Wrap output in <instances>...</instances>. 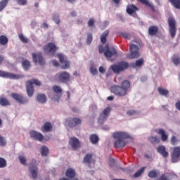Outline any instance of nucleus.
Segmentation results:
<instances>
[{
    "label": "nucleus",
    "mask_w": 180,
    "mask_h": 180,
    "mask_svg": "<svg viewBox=\"0 0 180 180\" xmlns=\"http://www.w3.org/2000/svg\"><path fill=\"white\" fill-rule=\"evenodd\" d=\"M52 89L56 94H54L51 99L54 101V102H60V99L63 96V89L60 87V86L54 85L52 86Z\"/></svg>",
    "instance_id": "6e6552de"
},
{
    "label": "nucleus",
    "mask_w": 180,
    "mask_h": 180,
    "mask_svg": "<svg viewBox=\"0 0 180 180\" xmlns=\"http://www.w3.org/2000/svg\"><path fill=\"white\" fill-rule=\"evenodd\" d=\"M139 1L141 4H143V5H146V6H148L149 8H154V6H152V4H150V2H148V0H139Z\"/></svg>",
    "instance_id": "49530a36"
},
{
    "label": "nucleus",
    "mask_w": 180,
    "mask_h": 180,
    "mask_svg": "<svg viewBox=\"0 0 180 180\" xmlns=\"http://www.w3.org/2000/svg\"><path fill=\"white\" fill-rule=\"evenodd\" d=\"M57 57L59 58V61L60 64H62L61 68L62 70H67L70 68V62L64 58V55L62 53H58Z\"/></svg>",
    "instance_id": "4468645a"
},
{
    "label": "nucleus",
    "mask_w": 180,
    "mask_h": 180,
    "mask_svg": "<svg viewBox=\"0 0 180 180\" xmlns=\"http://www.w3.org/2000/svg\"><path fill=\"white\" fill-rule=\"evenodd\" d=\"M158 153L160 154V155L163 156L164 158H167L168 155H169V153H168V151H167L165 146H160L158 147Z\"/></svg>",
    "instance_id": "b1692460"
},
{
    "label": "nucleus",
    "mask_w": 180,
    "mask_h": 180,
    "mask_svg": "<svg viewBox=\"0 0 180 180\" xmlns=\"http://www.w3.org/2000/svg\"><path fill=\"white\" fill-rule=\"evenodd\" d=\"M98 51L100 54L104 53V56L107 58H110V57H113V56H116L117 54L116 49L114 47H109V45L108 44L105 45L104 48L102 45L98 46Z\"/></svg>",
    "instance_id": "20e7f679"
},
{
    "label": "nucleus",
    "mask_w": 180,
    "mask_h": 180,
    "mask_svg": "<svg viewBox=\"0 0 180 180\" xmlns=\"http://www.w3.org/2000/svg\"><path fill=\"white\" fill-rule=\"evenodd\" d=\"M8 2H9V0H1V1H0V12H2V11L6 8Z\"/></svg>",
    "instance_id": "4c0bfd02"
},
{
    "label": "nucleus",
    "mask_w": 180,
    "mask_h": 180,
    "mask_svg": "<svg viewBox=\"0 0 180 180\" xmlns=\"http://www.w3.org/2000/svg\"><path fill=\"white\" fill-rule=\"evenodd\" d=\"M175 107L178 109V110H180V101L176 103Z\"/></svg>",
    "instance_id": "0e129e2a"
},
{
    "label": "nucleus",
    "mask_w": 180,
    "mask_h": 180,
    "mask_svg": "<svg viewBox=\"0 0 180 180\" xmlns=\"http://www.w3.org/2000/svg\"><path fill=\"white\" fill-rule=\"evenodd\" d=\"M44 50L45 53H51V54H54L56 51H57V46L56 44L49 42L46 46H44Z\"/></svg>",
    "instance_id": "aec40b11"
},
{
    "label": "nucleus",
    "mask_w": 180,
    "mask_h": 180,
    "mask_svg": "<svg viewBox=\"0 0 180 180\" xmlns=\"http://www.w3.org/2000/svg\"><path fill=\"white\" fill-rule=\"evenodd\" d=\"M0 105L1 106H9L11 103H9V100L5 97L0 98Z\"/></svg>",
    "instance_id": "7c9ffc66"
},
{
    "label": "nucleus",
    "mask_w": 180,
    "mask_h": 180,
    "mask_svg": "<svg viewBox=\"0 0 180 180\" xmlns=\"http://www.w3.org/2000/svg\"><path fill=\"white\" fill-rule=\"evenodd\" d=\"M180 160V146H176L173 148L171 154L172 162H178Z\"/></svg>",
    "instance_id": "9b49d317"
},
{
    "label": "nucleus",
    "mask_w": 180,
    "mask_h": 180,
    "mask_svg": "<svg viewBox=\"0 0 180 180\" xmlns=\"http://www.w3.org/2000/svg\"><path fill=\"white\" fill-rule=\"evenodd\" d=\"M112 137L117 139L114 143L115 148H123L126 147L124 139H130V135L127 132L117 131L112 134Z\"/></svg>",
    "instance_id": "7ed1b4c3"
},
{
    "label": "nucleus",
    "mask_w": 180,
    "mask_h": 180,
    "mask_svg": "<svg viewBox=\"0 0 180 180\" xmlns=\"http://www.w3.org/2000/svg\"><path fill=\"white\" fill-rule=\"evenodd\" d=\"M141 48V41L134 40L129 44L130 53L127 54V58L129 60H133L134 58H139L140 57V49Z\"/></svg>",
    "instance_id": "f03ea898"
},
{
    "label": "nucleus",
    "mask_w": 180,
    "mask_h": 180,
    "mask_svg": "<svg viewBox=\"0 0 180 180\" xmlns=\"http://www.w3.org/2000/svg\"><path fill=\"white\" fill-rule=\"evenodd\" d=\"M53 131V125L51 122H46L41 127V131L42 133H49V131Z\"/></svg>",
    "instance_id": "5701e85b"
},
{
    "label": "nucleus",
    "mask_w": 180,
    "mask_h": 180,
    "mask_svg": "<svg viewBox=\"0 0 180 180\" xmlns=\"http://www.w3.org/2000/svg\"><path fill=\"white\" fill-rule=\"evenodd\" d=\"M52 64H53L54 67H58V65H60L58 62L57 60H52Z\"/></svg>",
    "instance_id": "e2e57ef3"
},
{
    "label": "nucleus",
    "mask_w": 180,
    "mask_h": 180,
    "mask_svg": "<svg viewBox=\"0 0 180 180\" xmlns=\"http://www.w3.org/2000/svg\"><path fill=\"white\" fill-rule=\"evenodd\" d=\"M37 101L39 103H46V102H47V97L46 94L41 93L37 94Z\"/></svg>",
    "instance_id": "a878e982"
},
{
    "label": "nucleus",
    "mask_w": 180,
    "mask_h": 180,
    "mask_svg": "<svg viewBox=\"0 0 180 180\" xmlns=\"http://www.w3.org/2000/svg\"><path fill=\"white\" fill-rule=\"evenodd\" d=\"M130 89V82L124 80L121 83V85H114L110 87V91L117 96H126L129 94Z\"/></svg>",
    "instance_id": "f257e3e1"
},
{
    "label": "nucleus",
    "mask_w": 180,
    "mask_h": 180,
    "mask_svg": "<svg viewBox=\"0 0 180 180\" xmlns=\"http://www.w3.org/2000/svg\"><path fill=\"white\" fill-rule=\"evenodd\" d=\"M30 172L34 179H36L37 178V172L39 171V169H37V166H36V160H32V163L30 164Z\"/></svg>",
    "instance_id": "2eb2a0df"
},
{
    "label": "nucleus",
    "mask_w": 180,
    "mask_h": 180,
    "mask_svg": "<svg viewBox=\"0 0 180 180\" xmlns=\"http://www.w3.org/2000/svg\"><path fill=\"white\" fill-rule=\"evenodd\" d=\"M19 39L22 43H27L29 41L27 40V38L23 36V34H19Z\"/></svg>",
    "instance_id": "603ef678"
},
{
    "label": "nucleus",
    "mask_w": 180,
    "mask_h": 180,
    "mask_svg": "<svg viewBox=\"0 0 180 180\" xmlns=\"http://www.w3.org/2000/svg\"><path fill=\"white\" fill-rule=\"evenodd\" d=\"M109 34V30H105L103 32V33L101 36V41L103 44H105L106 43V37H108Z\"/></svg>",
    "instance_id": "2f4dec72"
},
{
    "label": "nucleus",
    "mask_w": 180,
    "mask_h": 180,
    "mask_svg": "<svg viewBox=\"0 0 180 180\" xmlns=\"http://www.w3.org/2000/svg\"><path fill=\"white\" fill-rule=\"evenodd\" d=\"M89 140L91 144H98V143L99 142V136H98V135L95 134H93L90 135Z\"/></svg>",
    "instance_id": "c85d7f7f"
},
{
    "label": "nucleus",
    "mask_w": 180,
    "mask_h": 180,
    "mask_svg": "<svg viewBox=\"0 0 180 180\" xmlns=\"http://www.w3.org/2000/svg\"><path fill=\"white\" fill-rule=\"evenodd\" d=\"M120 34L124 37V39H127V40H130V39H131L130 34L127 32H121Z\"/></svg>",
    "instance_id": "8fccbe9b"
},
{
    "label": "nucleus",
    "mask_w": 180,
    "mask_h": 180,
    "mask_svg": "<svg viewBox=\"0 0 180 180\" xmlns=\"http://www.w3.org/2000/svg\"><path fill=\"white\" fill-rule=\"evenodd\" d=\"M144 64V59L141 58L139 60H136L135 63H132L133 68H136V67H141Z\"/></svg>",
    "instance_id": "473e14b6"
},
{
    "label": "nucleus",
    "mask_w": 180,
    "mask_h": 180,
    "mask_svg": "<svg viewBox=\"0 0 180 180\" xmlns=\"http://www.w3.org/2000/svg\"><path fill=\"white\" fill-rule=\"evenodd\" d=\"M158 33V27L152 25L148 29V34L150 36H155Z\"/></svg>",
    "instance_id": "bb28decb"
},
{
    "label": "nucleus",
    "mask_w": 180,
    "mask_h": 180,
    "mask_svg": "<svg viewBox=\"0 0 180 180\" xmlns=\"http://www.w3.org/2000/svg\"><path fill=\"white\" fill-rule=\"evenodd\" d=\"M65 175L69 179L63 177V178H60L59 180H78L77 178H75V175H76L75 169L72 168H68L65 172Z\"/></svg>",
    "instance_id": "f8f14e48"
},
{
    "label": "nucleus",
    "mask_w": 180,
    "mask_h": 180,
    "mask_svg": "<svg viewBox=\"0 0 180 180\" xmlns=\"http://www.w3.org/2000/svg\"><path fill=\"white\" fill-rule=\"evenodd\" d=\"M16 2L18 4V5L25 6L26 4H27V0H16Z\"/></svg>",
    "instance_id": "bf43d9fd"
},
{
    "label": "nucleus",
    "mask_w": 180,
    "mask_h": 180,
    "mask_svg": "<svg viewBox=\"0 0 180 180\" xmlns=\"http://www.w3.org/2000/svg\"><path fill=\"white\" fill-rule=\"evenodd\" d=\"M33 85L40 86L41 83L37 79H32L26 82L27 94L30 98H32L34 94V87Z\"/></svg>",
    "instance_id": "39448f33"
},
{
    "label": "nucleus",
    "mask_w": 180,
    "mask_h": 180,
    "mask_svg": "<svg viewBox=\"0 0 180 180\" xmlns=\"http://www.w3.org/2000/svg\"><path fill=\"white\" fill-rule=\"evenodd\" d=\"M146 167H141L134 174V178H139L143 172H144V169H146Z\"/></svg>",
    "instance_id": "a19ab883"
},
{
    "label": "nucleus",
    "mask_w": 180,
    "mask_h": 180,
    "mask_svg": "<svg viewBox=\"0 0 180 180\" xmlns=\"http://www.w3.org/2000/svg\"><path fill=\"white\" fill-rule=\"evenodd\" d=\"M41 154L43 157H47V155H49V148H47V146H43L41 148Z\"/></svg>",
    "instance_id": "72a5a7b5"
},
{
    "label": "nucleus",
    "mask_w": 180,
    "mask_h": 180,
    "mask_svg": "<svg viewBox=\"0 0 180 180\" xmlns=\"http://www.w3.org/2000/svg\"><path fill=\"white\" fill-rule=\"evenodd\" d=\"M4 60H5V58L4 57V56L0 55V65L1 64H2Z\"/></svg>",
    "instance_id": "338daca9"
},
{
    "label": "nucleus",
    "mask_w": 180,
    "mask_h": 180,
    "mask_svg": "<svg viewBox=\"0 0 180 180\" xmlns=\"http://www.w3.org/2000/svg\"><path fill=\"white\" fill-rule=\"evenodd\" d=\"M0 77L1 78H9L10 79H20L23 78V75H16L11 72L0 70Z\"/></svg>",
    "instance_id": "1a4fd4ad"
},
{
    "label": "nucleus",
    "mask_w": 180,
    "mask_h": 180,
    "mask_svg": "<svg viewBox=\"0 0 180 180\" xmlns=\"http://www.w3.org/2000/svg\"><path fill=\"white\" fill-rule=\"evenodd\" d=\"M5 167H6V160L0 158V168H5Z\"/></svg>",
    "instance_id": "de8ad7c7"
},
{
    "label": "nucleus",
    "mask_w": 180,
    "mask_h": 180,
    "mask_svg": "<svg viewBox=\"0 0 180 180\" xmlns=\"http://www.w3.org/2000/svg\"><path fill=\"white\" fill-rule=\"evenodd\" d=\"M127 68H129V63L124 61L120 62L118 65L114 64L110 66V69L115 74H119V72H122V71H124Z\"/></svg>",
    "instance_id": "423d86ee"
},
{
    "label": "nucleus",
    "mask_w": 180,
    "mask_h": 180,
    "mask_svg": "<svg viewBox=\"0 0 180 180\" xmlns=\"http://www.w3.org/2000/svg\"><path fill=\"white\" fill-rule=\"evenodd\" d=\"M8 37H6V36L5 35H1L0 36V44H1V46H5V44H8Z\"/></svg>",
    "instance_id": "c9c22d12"
},
{
    "label": "nucleus",
    "mask_w": 180,
    "mask_h": 180,
    "mask_svg": "<svg viewBox=\"0 0 180 180\" xmlns=\"http://www.w3.org/2000/svg\"><path fill=\"white\" fill-rule=\"evenodd\" d=\"M172 60L175 65H178V64H180V58L179 57H174L172 58Z\"/></svg>",
    "instance_id": "5fc2aeb1"
},
{
    "label": "nucleus",
    "mask_w": 180,
    "mask_h": 180,
    "mask_svg": "<svg viewBox=\"0 0 180 180\" xmlns=\"http://www.w3.org/2000/svg\"><path fill=\"white\" fill-rule=\"evenodd\" d=\"M94 25H95V20H94V18H89V20L88 21L89 27H92V26H94Z\"/></svg>",
    "instance_id": "13d9d810"
},
{
    "label": "nucleus",
    "mask_w": 180,
    "mask_h": 180,
    "mask_svg": "<svg viewBox=\"0 0 180 180\" xmlns=\"http://www.w3.org/2000/svg\"><path fill=\"white\" fill-rule=\"evenodd\" d=\"M58 80L63 84L70 81V73L68 72H62L58 75Z\"/></svg>",
    "instance_id": "412c9836"
},
{
    "label": "nucleus",
    "mask_w": 180,
    "mask_h": 180,
    "mask_svg": "<svg viewBox=\"0 0 180 180\" xmlns=\"http://www.w3.org/2000/svg\"><path fill=\"white\" fill-rule=\"evenodd\" d=\"M0 146L1 147H5L6 146V141L5 138L0 135Z\"/></svg>",
    "instance_id": "3c124183"
},
{
    "label": "nucleus",
    "mask_w": 180,
    "mask_h": 180,
    "mask_svg": "<svg viewBox=\"0 0 180 180\" xmlns=\"http://www.w3.org/2000/svg\"><path fill=\"white\" fill-rule=\"evenodd\" d=\"M169 176H171V174L169 173H164L160 175L157 180H170Z\"/></svg>",
    "instance_id": "f704fd0d"
},
{
    "label": "nucleus",
    "mask_w": 180,
    "mask_h": 180,
    "mask_svg": "<svg viewBox=\"0 0 180 180\" xmlns=\"http://www.w3.org/2000/svg\"><path fill=\"white\" fill-rule=\"evenodd\" d=\"M106 120H108V117L103 114H101L98 117V123H100V124H103Z\"/></svg>",
    "instance_id": "e433bc0d"
},
{
    "label": "nucleus",
    "mask_w": 180,
    "mask_h": 180,
    "mask_svg": "<svg viewBox=\"0 0 180 180\" xmlns=\"http://www.w3.org/2000/svg\"><path fill=\"white\" fill-rule=\"evenodd\" d=\"M160 172L157 169H153L149 171L148 174V176L149 178H158V176H160Z\"/></svg>",
    "instance_id": "cd10ccee"
},
{
    "label": "nucleus",
    "mask_w": 180,
    "mask_h": 180,
    "mask_svg": "<svg viewBox=\"0 0 180 180\" xmlns=\"http://www.w3.org/2000/svg\"><path fill=\"white\" fill-rule=\"evenodd\" d=\"M84 164H88L90 168H92V165H95V159L92 157L91 153H87L83 158Z\"/></svg>",
    "instance_id": "dca6fc26"
},
{
    "label": "nucleus",
    "mask_w": 180,
    "mask_h": 180,
    "mask_svg": "<svg viewBox=\"0 0 180 180\" xmlns=\"http://www.w3.org/2000/svg\"><path fill=\"white\" fill-rule=\"evenodd\" d=\"M115 99V97L113 96H110L107 98V101H113Z\"/></svg>",
    "instance_id": "774afa93"
},
{
    "label": "nucleus",
    "mask_w": 180,
    "mask_h": 180,
    "mask_svg": "<svg viewBox=\"0 0 180 180\" xmlns=\"http://www.w3.org/2000/svg\"><path fill=\"white\" fill-rule=\"evenodd\" d=\"M69 144L71 145L73 150H78L81 148V142L76 137H72L70 139Z\"/></svg>",
    "instance_id": "a211bd4d"
},
{
    "label": "nucleus",
    "mask_w": 180,
    "mask_h": 180,
    "mask_svg": "<svg viewBox=\"0 0 180 180\" xmlns=\"http://www.w3.org/2000/svg\"><path fill=\"white\" fill-rule=\"evenodd\" d=\"M92 40H94L92 34L91 33L88 34L87 39H86V44H91V43H92Z\"/></svg>",
    "instance_id": "09e8293b"
},
{
    "label": "nucleus",
    "mask_w": 180,
    "mask_h": 180,
    "mask_svg": "<svg viewBox=\"0 0 180 180\" xmlns=\"http://www.w3.org/2000/svg\"><path fill=\"white\" fill-rule=\"evenodd\" d=\"M30 136L31 139H33L36 141H43L44 140V136L41 134L40 132H37L36 131H30Z\"/></svg>",
    "instance_id": "f3484780"
},
{
    "label": "nucleus",
    "mask_w": 180,
    "mask_h": 180,
    "mask_svg": "<svg viewBox=\"0 0 180 180\" xmlns=\"http://www.w3.org/2000/svg\"><path fill=\"white\" fill-rule=\"evenodd\" d=\"M67 122L68 123L69 127H75L78 126V124H81L82 123V120L80 118H69L67 120Z\"/></svg>",
    "instance_id": "6ab92c4d"
},
{
    "label": "nucleus",
    "mask_w": 180,
    "mask_h": 180,
    "mask_svg": "<svg viewBox=\"0 0 180 180\" xmlns=\"http://www.w3.org/2000/svg\"><path fill=\"white\" fill-rule=\"evenodd\" d=\"M158 91L160 95H162V96H166V98H168V94H169V91L167 89H164L162 87H158Z\"/></svg>",
    "instance_id": "c756f323"
},
{
    "label": "nucleus",
    "mask_w": 180,
    "mask_h": 180,
    "mask_svg": "<svg viewBox=\"0 0 180 180\" xmlns=\"http://www.w3.org/2000/svg\"><path fill=\"white\" fill-rule=\"evenodd\" d=\"M137 11H139V8L134 4H129L127 6V13H128V15H133V13L137 12Z\"/></svg>",
    "instance_id": "393cba45"
},
{
    "label": "nucleus",
    "mask_w": 180,
    "mask_h": 180,
    "mask_svg": "<svg viewBox=\"0 0 180 180\" xmlns=\"http://www.w3.org/2000/svg\"><path fill=\"white\" fill-rule=\"evenodd\" d=\"M110 110H111L110 108L107 107L103 110L101 114L104 115V116H106L108 117V116H109V115H110Z\"/></svg>",
    "instance_id": "a18cd8bd"
},
{
    "label": "nucleus",
    "mask_w": 180,
    "mask_h": 180,
    "mask_svg": "<svg viewBox=\"0 0 180 180\" xmlns=\"http://www.w3.org/2000/svg\"><path fill=\"white\" fill-rule=\"evenodd\" d=\"M167 23L169 25V32L170 33L171 37L174 39L175 35L176 34V21H175V18L172 17H169L167 20Z\"/></svg>",
    "instance_id": "0eeeda50"
},
{
    "label": "nucleus",
    "mask_w": 180,
    "mask_h": 180,
    "mask_svg": "<svg viewBox=\"0 0 180 180\" xmlns=\"http://www.w3.org/2000/svg\"><path fill=\"white\" fill-rule=\"evenodd\" d=\"M136 113H137V111L134 110H129L127 112V115L128 116H134V115H136Z\"/></svg>",
    "instance_id": "4d7b16f0"
},
{
    "label": "nucleus",
    "mask_w": 180,
    "mask_h": 180,
    "mask_svg": "<svg viewBox=\"0 0 180 180\" xmlns=\"http://www.w3.org/2000/svg\"><path fill=\"white\" fill-rule=\"evenodd\" d=\"M148 140L152 143V144H157V143H160V139H158V136H150Z\"/></svg>",
    "instance_id": "79ce46f5"
},
{
    "label": "nucleus",
    "mask_w": 180,
    "mask_h": 180,
    "mask_svg": "<svg viewBox=\"0 0 180 180\" xmlns=\"http://www.w3.org/2000/svg\"><path fill=\"white\" fill-rule=\"evenodd\" d=\"M155 131L160 136L162 141L165 142L168 140V135L165 134V130L163 129H156Z\"/></svg>",
    "instance_id": "4be33fe9"
},
{
    "label": "nucleus",
    "mask_w": 180,
    "mask_h": 180,
    "mask_svg": "<svg viewBox=\"0 0 180 180\" xmlns=\"http://www.w3.org/2000/svg\"><path fill=\"white\" fill-rule=\"evenodd\" d=\"M176 9H180V0H169Z\"/></svg>",
    "instance_id": "ea45409f"
},
{
    "label": "nucleus",
    "mask_w": 180,
    "mask_h": 180,
    "mask_svg": "<svg viewBox=\"0 0 180 180\" xmlns=\"http://www.w3.org/2000/svg\"><path fill=\"white\" fill-rule=\"evenodd\" d=\"M98 71L101 72V74H105V72H106V70H105V68L102 66L99 67Z\"/></svg>",
    "instance_id": "052dcab7"
},
{
    "label": "nucleus",
    "mask_w": 180,
    "mask_h": 180,
    "mask_svg": "<svg viewBox=\"0 0 180 180\" xmlns=\"http://www.w3.org/2000/svg\"><path fill=\"white\" fill-rule=\"evenodd\" d=\"M32 60L35 63H39V65H44V64H46V60H44V58H43L41 53H33Z\"/></svg>",
    "instance_id": "ddd939ff"
},
{
    "label": "nucleus",
    "mask_w": 180,
    "mask_h": 180,
    "mask_svg": "<svg viewBox=\"0 0 180 180\" xmlns=\"http://www.w3.org/2000/svg\"><path fill=\"white\" fill-rule=\"evenodd\" d=\"M22 68H24V70H25L27 71V70H29V68H30V62L27 60H24L22 62Z\"/></svg>",
    "instance_id": "58836bf2"
},
{
    "label": "nucleus",
    "mask_w": 180,
    "mask_h": 180,
    "mask_svg": "<svg viewBox=\"0 0 180 180\" xmlns=\"http://www.w3.org/2000/svg\"><path fill=\"white\" fill-rule=\"evenodd\" d=\"M90 72L92 74V75H96L98 74V70L96 68L92 66L90 68Z\"/></svg>",
    "instance_id": "864d4df0"
},
{
    "label": "nucleus",
    "mask_w": 180,
    "mask_h": 180,
    "mask_svg": "<svg viewBox=\"0 0 180 180\" xmlns=\"http://www.w3.org/2000/svg\"><path fill=\"white\" fill-rule=\"evenodd\" d=\"M41 27H44V29H48L49 28V25L47 23H46V22H44L42 24Z\"/></svg>",
    "instance_id": "69168bd1"
},
{
    "label": "nucleus",
    "mask_w": 180,
    "mask_h": 180,
    "mask_svg": "<svg viewBox=\"0 0 180 180\" xmlns=\"http://www.w3.org/2000/svg\"><path fill=\"white\" fill-rule=\"evenodd\" d=\"M11 98H13L14 101H16V102H18L20 105H25V103H27L29 102V99H27V98L18 93H12Z\"/></svg>",
    "instance_id": "9d476101"
},
{
    "label": "nucleus",
    "mask_w": 180,
    "mask_h": 180,
    "mask_svg": "<svg viewBox=\"0 0 180 180\" xmlns=\"http://www.w3.org/2000/svg\"><path fill=\"white\" fill-rule=\"evenodd\" d=\"M53 20L56 23V25H60V16L57 15H53Z\"/></svg>",
    "instance_id": "6e6d98bb"
},
{
    "label": "nucleus",
    "mask_w": 180,
    "mask_h": 180,
    "mask_svg": "<svg viewBox=\"0 0 180 180\" xmlns=\"http://www.w3.org/2000/svg\"><path fill=\"white\" fill-rule=\"evenodd\" d=\"M18 160H19L20 164H22V165H27V164H26L27 160L25 156H23V155L18 156Z\"/></svg>",
    "instance_id": "c03bdc74"
},
{
    "label": "nucleus",
    "mask_w": 180,
    "mask_h": 180,
    "mask_svg": "<svg viewBox=\"0 0 180 180\" xmlns=\"http://www.w3.org/2000/svg\"><path fill=\"white\" fill-rule=\"evenodd\" d=\"M110 75H112V69L111 68L108 69V70L107 71V73H106L107 78L110 77Z\"/></svg>",
    "instance_id": "680f3d73"
},
{
    "label": "nucleus",
    "mask_w": 180,
    "mask_h": 180,
    "mask_svg": "<svg viewBox=\"0 0 180 180\" xmlns=\"http://www.w3.org/2000/svg\"><path fill=\"white\" fill-rule=\"evenodd\" d=\"M179 143V140H178V138L175 136H172V138L170 139V143L172 146H176Z\"/></svg>",
    "instance_id": "37998d69"
}]
</instances>
